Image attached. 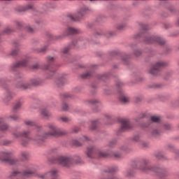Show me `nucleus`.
Masks as SVG:
<instances>
[{"label":"nucleus","instance_id":"423d86ee","mask_svg":"<svg viewBox=\"0 0 179 179\" xmlns=\"http://www.w3.org/2000/svg\"><path fill=\"white\" fill-rule=\"evenodd\" d=\"M167 65H169L167 62H158L156 64H152L149 70L150 75H152V76H157V75H159V72H160V68L167 66Z\"/></svg>","mask_w":179,"mask_h":179},{"label":"nucleus","instance_id":"0e129e2a","mask_svg":"<svg viewBox=\"0 0 179 179\" xmlns=\"http://www.w3.org/2000/svg\"><path fill=\"white\" fill-rule=\"evenodd\" d=\"M62 38L61 36H57V39H58V40H59V38Z\"/></svg>","mask_w":179,"mask_h":179},{"label":"nucleus","instance_id":"9b49d317","mask_svg":"<svg viewBox=\"0 0 179 179\" xmlns=\"http://www.w3.org/2000/svg\"><path fill=\"white\" fill-rule=\"evenodd\" d=\"M145 41L148 44H153V43H157V44H159V45H164V44L166 43V41L159 36L148 37L145 38Z\"/></svg>","mask_w":179,"mask_h":179},{"label":"nucleus","instance_id":"f704fd0d","mask_svg":"<svg viewBox=\"0 0 179 179\" xmlns=\"http://www.w3.org/2000/svg\"><path fill=\"white\" fill-rule=\"evenodd\" d=\"M17 54H19V49L18 48H15L14 50H12L11 52V55H17Z\"/></svg>","mask_w":179,"mask_h":179},{"label":"nucleus","instance_id":"bf43d9fd","mask_svg":"<svg viewBox=\"0 0 179 179\" xmlns=\"http://www.w3.org/2000/svg\"><path fill=\"white\" fill-rule=\"evenodd\" d=\"M49 66H44L43 69H48Z\"/></svg>","mask_w":179,"mask_h":179},{"label":"nucleus","instance_id":"e2e57ef3","mask_svg":"<svg viewBox=\"0 0 179 179\" xmlns=\"http://www.w3.org/2000/svg\"><path fill=\"white\" fill-rule=\"evenodd\" d=\"M113 143H114V142L111 141V142L109 143V145L111 146V145H113Z\"/></svg>","mask_w":179,"mask_h":179},{"label":"nucleus","instance_id":"39448f33","mask_svg":"<svg viewBox=\"0 0 179 179\" xmlns=\"http://www.w3.org/2000/svg\"><path fill=\"white\" fill-rule=\"evenodd\" d=\"M34 173H36V170L33 167L29 166L23 173L19 171L13 172L11 177H17V179H26V177H29V176H31Z\"/></svg>","mask_w":179,"mask_h":179},{"label":"nucleus","instance_id":"9d476101","mask_svg":"<svg viewBox=\"0 0 179 179\" xmlns=\"http://www.w3.org/2000/svg\"><path fill=\"white\" fill-rule=\"evenodd\" d=\"M87 10H89L88 8H83L77 12L74 15H69V17L71 19V20H73V22H77V20L82 19L84 15H86Z\"/></svg>","mask_w":179,"mask_h":179},{"label":"nucleus","instance_id":"ea45409f","mask_svg":"<svg viewBox=\"0 0 179 179\" xmlns=\"http://www.w3.org/2000/svg\"><path fill=\"white\" fill-rule=\"evenodd\" d=\"M164 129H166V131H169V129H171V125H170L169 124H165L164 125Z\"/></svg>","mask_w":179,"mask_h":179},{"label":"nucleus","instance_id":"4468645a","mask_svg":"<svg viewBox=\"0 0 179 179\" xmlns=\"http://www.w3.org/2000/svg\"><path fill=\"white\" fill-rule=\"evenodd\" d=\"M28 62H29V59H25L17 63H15L10 66L11 71H15V68H20V66H26Z\"/></svg>","mask_w":179,"mask_h":179},{"label":"nucleus","instance_id":"7c9ffc66","mask_svg":"<svg viewBox=\"0 0 179 179\" xmlns=\"http://www.w3.org/2000/svg\"><path fill=\"white\" fill-rule=\"evenodd\" d=\"M12 31H13V30L12 29H10V27H7L4 29L3 33L5 34H9L12 33Z\"/></svg>","mask_w":179,"mask_h":179},{"label":"nucleus","instance_id":"72a5a7b5","mask_svg":"<svg viewBox=\"0 0 179 179\" xmlns=\"http://www.w3.org/2000/svg\"><path fill=\"white\" fill-rule=\"evenodd\" d=\"M68 108H69V107L68 106V104L64 103L62 105V110H63V111H66L68 110Z\"/></svg>","mask_w":179,"mask_h":179},{"label":"nucleus","instance_id":"0eeeda50","mask_svg":"<svg viewBox=\"0 0 179 179\" xmlns=\"http://www.w3.org/2000/svg\"><path fill=\"white\" fill-rule=\"evenodd\" d=\"M94 155H99V157H107L108 152L100 151L99 148L94 146H90L87 150V155L88 157H93Z\"/></svg>","mask_w":179,"mask_h":179},{"label":"nucleus","instance_id":"f03ea898","mask_svg":"<svg viewBox=\"0 0 179 179\" xmlns=\"http://www.w3.org/2000/svg\"><path fill=\"white\" fill-rule=\"evenodd\" d=\"M57 163L64 167H68L73 163H80V158L79 157H69L60 156L57 158Z\"/></svg>","mask_w":179,"mask_h":179},{"label":"nucleus","instance_id":"2f4dec72","mask_svg":"<svg viewBox=\"0 0 179 179\" xmlns=\"http://www.w3.org/2000/svg\"><path fill=\"white\" fill-rule=\"evenodd\" d=\"M126 26L127 25L125 24H119L117 26V30H122L123 29H125Z\"/></svg>","mask_w":179,"mask_h":179},{"label":"nucleus","instance_id":"864d4df0","mask_svg":"<svg viewBox=\"0 0 179 179\" xmlns=\"http://www.w3.org/2000/svg\"><path fill=\"white\" fill-rule=\"evenodd\" d=\"M104 78H106V75H102L99 77V79H101V80H104Z\"/></svg>","mask_w":179,"mask_h":179},{"label":"nucleus","instance_id":"f8f14e48","mask_svg":"<svg viewBox=\"0 0 179 179\" xmlns=\"http://www.w3.org/2000/svg\"><path fill=\"white\" fill-rule=\"evenodd\" d=\"M120 122L122 124L120 131H127V129H131L132 128L128 119H121Z\"/></svg>","mask_w":179,"mask_h":179},{"label":"nucleus","instance_id":"6e6552de","mask_svg":"<svg viewBox=\"0 0 179 179\" xmlns=\"http://www.w3.org/2000/svg\"><path fill=\"white\" fill-rule=\"evenodd\" d=\"M36 177L40 179H58V170L52 169L47 173H37Z\"/></svg>","mask_w":179,"mask_h":179},{"label":"nucleus","instance_id":"dca6fc26","mask_svg":"<svg viewBox=\"0 0 179 179\" xmlns=\"http://www.w3.org/2000/svg\"><path fill=\"white\" fill-rule=\"evenodd\" d=\"M78 33H79L78 29L71 27H69L66 29H65L63 36H69V34H78Z\"/></svg>","mask_w":179,"mask_h":179},{"label":"nucleus","instance_id":"c9c22d12","mask_svg":"<svg viewBox=\"0 0 179 179\" xmlns=\"http://www.w3.org/2000/svg\"><path fill=\"white\" fill-rule=\"evenodd\" d=\"M134 55H136V57H139L141 55H142V51H141L140 50H137L134 52Z\"/></svg>","mask_w":179,"mask_h":179},{"label":"nucleus","instance_id":"4be33fe9","mask_svg":"<svg viewBox=\"0 0 179 179\" xmlns=\"http://www.w3.org/2000/svg\"><path fill=\"white\" fill-rule=\"evenodd\" d=\"M13 99V93L8 92L6 95V97L3 99L4 103H8V101H10Z\"/></svg>","mask_w":179,"mask_h":179},{"label":"nucleus","instance_id":"338daca9","mask_svg":"<svg viewBox=\"0 0 179 179\" xmlns=\"http://www.w3.org/2000/svg\"><path fill=\"white\" fill-rule=\"evenodd\" d=\"M52 163H55V162H52Z\"/></svg>","mask_w":179,"mask_h":179},{"label":"nucleus","instance_id":"c85d7f7f","mask_svg":"<svg viewBox=\"0 0 179 179\" xmlns=\"http://www.w3.org/2000/svg\"><path fill=\"white\" fill-rule=\"evenodd\" d=\"M97 128V121H92L91 123V129L94 131Z\"/></svg>","mask_w":179,"mask_h":179},{"label":"nucleus","instance_id":"4c0bfd02","mask_svg":"<svg viewBox=\"0 0 179 179\" xmlns=\"http://www.w3.org/2000/svg\"><path fill=\"white\" fill-rule=\"evenodd\" d=\"M157 159H163V153L158 152L155 155Z\"/></svg>","mask_w":179,"mask_h":179},{"label":"nucleus","instance_id":"58836bf2","mask_svg":"<svg viewBox=\"0 0 179 179\" xmlns=\"http://www.w3.org/2000/svg\"><path fill=\"white\" fill-rule=\"evenodd\" d=\"M62 52L63 54H68L69 52V48L67 47V48H64L62 50Z\"/></svg>","mask_w":179,"mask_h":179},{"label":"nucleus","instance_id":"a19ab883","mask_svg":"<svg viewBox=\"0 0 179 179\" xmlns=\"http://www.w3.org/2000/svg\"><path fill=\"white\" fill-rule=\"evenodd\" d=\"M160 134V131L157 129H155L152 131V135H154L155 136L159 135Z\"/></svg>","mask_w":179,"mask_h":179},{"label":"nucleus","instance_id":"603ef678","mask_svg":"<svg viewBox=\"0 0 179 179\" xmlns=\"http://www.w3.org/2000/svg\"><path fill=\"white\" fill-rule=\"evenodd\" d=\"M16 25L18 27H20L22 26V22H19V21H17L16 22Z\"/></svg>","mask_w":179,"mask_h":179},{"label":"nucleus","instance_id":"de8ad7c7","mask_svg":"<svg viewBox=\"0 0 179 179\" xmlns=\"http://www.w3.org/2000/svg\"><path fill=\"white\" fill-rule=\"evenodd\" d=\"M58 152V150L57 148H53L50 150V153H57Z\"/></svg>","mask_w":179,"mask_h":179},{"label":"nucleus","instance_id":"6ab92c4d","mask_svg":"<svg viewBox=\"0 0 179 179\" xmlns=\"http://www.w3.org/2000/svg\"><path fill=\"white\" fill-rule=\"evenodd\" d=\"M3 122H5L3 118L0 117V131H8V129H9V125L2 124H3Z\"/></svg>","mask_w":179,"mask_h":179},{"label":"nucleus","instance_id":"2eb2a0df","mask_svg":"<svg viewBox=\"0 0 179 179\" xmlns=\"http://www.w3.org/2000/svg\"><path fill=\"white\" fill-rule=\"evenodd\" d=\"M89 141H90V138L83 136L80 138L79 141L75 140L73 143L76 145V146H82L85 142H89Z\"/></svg>","mask_w":179,"mask_h":179},{"label":"nucleus","instance_id":"c03bdc74","mask_svg":"<svg viewBox=\"0 0 179 179\" xmlns=\"http://www.w3.org/2000/svg\"><path fill=\"white\" fill-rule=\"evenodd\" d=\"M53 61H54V57H47V62H48V63L52 62Z\"/></svg>","mask_w":179,"mask_h":179},{"label":"nucleus","instance_id":"37998d69","mask_svg":"<svg viewBox=\"0 0 179 179\" xmlns=\"http://www.w3.org/2000/svg\"><path fill=\"white\" fill-rule=\"evenodd\" d=\"M92 76V74L90 73H85L82 75L83 78H90Z\"/></svg>","mask_w":179,"mask_h":179},{"label":"nucleus","instance_id":"20e7f679","mask_svg":"<svg viewBox=\"0 0 179 179\" xmlns=\"http://www.w3.org/2000/svg\"><path fill=\"white\" fill-rule=\"evenodd\" d=\"M139 169L141 170V171H144L145 173H147V171H153L154 173H156L157 175L159 177H163V176H166V170L162 168H155L144 164L143 166H141Z\"/></svg>","mask_w":179,"mask_h":179},{"label":"nucleus","instance_id":"e433bc0d","mask_svg":"<svg viewBox=\"0 0 179 179\" xmlns=\"http://www.w3.org/2000/svg\"><path fill=\"white\" fill-rule=\"evenodd\" d=\"M45 51H47V46L43 47L41 49H38L37 52H45Z\"/></svg>","mask_w":179,"mask_h":179},{"label":"nucleus","instance_id":"f257e3e1","mask_svg":"<svg viewBox=\"0 0 179 179\" xmlns=\"http://www.w3.org/2000/svg\"><path fill=\"white\" fill-rule=\"evenodd\" d=\"M46 127L48 128L49 132L45 133L41 136L40 135L41 133L36 134L34 138L36 142L43 141L46 136H63V135H66V131L58 128L57 125L52 123H49Z\"/></svg>","mask_w":179,"mask_h":179},{"label":"nucleus","instance_id":"49530a36","mask_svg":"<svg viewBox=\"0 0 179 179\" xmlns=\"http://www.w3.org/2000/svg\"><path fill=\"white\" fill-rule=\"evenodd\" d=\"M122 86H124V83H122L121 81H119V83L117 84V87H122Z\"/></svg>","mask_w":179,"mask_h":179},{"label":"nucleus","instance_id":"393cba45","mask_svg":"<svg viewBox=\"0 0 179 179\" xmlns=\"http://www.w3.org/2000/svg\"><path fill=\"white\" fill-rule=\"evenodd\" d=\"M85 103L87 105L97 104V103H99V100H97V99H91V100L87 101Z\"/></svg>","mask_w":179,"mask_h":179},{"label":"nucleus","instance_id":"3c124183","mask_svg":"<svg viewBox=\"0 0 179 179\" xmlns=\"http://www.w3.org/2000/svg\"><path fill=\"white\" fill-rule=\"evenodd\" d=\"M79 131V127H74L73 129V132H78Z\"/></svg>","mask_w":179,"mask_h":179},{"label":"nucleus","instance_id":"09e8293b","mask_svg":"<svg viewBox=\"0 0 179 179\" xmlns=\"http://www.w3.org/2000/svg\"><path fill=\"white\" fill-rule=\"evenodd\" d=\"M38 64H36L34 66H32L33 69H38Z\"/></svg>","mask_w":179,"mask_h":179},{"label":"nucleus","instance_id":"aec40b11","mask_svg":"<svg viewBox=\"0 0 179 179\" xmlns=\"http://www.w3.org/2000/svg\"><path fill=\"white\" fill-rule=\"evenodd\" d=\"M25 124L28 127H35V128L38 129V131H40V129H41V127L37 125L36 124V122H34V121H31V120H27V121H25Z\"/></svg>","mask_w":179,"mask_h":179},{"label":"nucleus","instance_id":"052dcab7","mask_svg":"<svg viewBox=\"0 0 179 179\" xmlns=\"http://www.w3.org/2000/svg\"><path fill=\"white\" fill-rule=\"evenodd\" d=\"M36 24H40L41 23V21H36Z\"/></svg>","mask_w":179,"mask_h":179},{"label":"nucleus","instance_id":"a878e982","mask_svg":"<svg viewBox=\"0 0 179 179\" xmlns=\"http://www.w3.org/2000/svg\"><path fill=\"white\" fill-rule=\"evenodd\" d=\"M20 107H22V102L18 101L15 103L14 108H13V113H15V111H16V110H19Z\"/></svg>","mask_w":179,"mask_h":179},{"label":"nucleus","instance_id":"69168bd1","mask_svg":"<svg viewBox=\"0 0 179 179\" xmlns=\"http://www.w3.org/2000/svg\"><path fill=\"white\" fill-rule=\"evenodd\" d=\"M140 36V35H138V36H136V37H139Z\"/></svg>","mask_w":179,"mask_h":179},{"label":"nucleus","instance_id":"bb28decb","mask_svg":"<svg viewBox=\"0 0 179 179\" xmlns=\"http://www.w3.org/2000/svg\"><path fill=\"white\" fill-rule=\"evenodd\" d=\"M10 121H17L19 120V116L17 115H13L8 117Z\"/></svg>","mask_w":179,"mask_h":179},{"label":"nucleus","instance_id":"4d7b16f0","mask_svg":"<svg viewBox=\"0 0 179 179\" xmlns=\"http://www.w3.org/2000/svg\"><path fill=\"white\" fill-rule=\"evenodd\" d=\"M27 9H33V6L31 5L28 6Z\"/></svg>","mask_w":179,"mask_h":179},{"label":"nucleus","instance_id":"79ce46f5","mask_svg":"<svg viewBox=\"0 0 179 179\" xmlns=\"http://www.w3.org/2000/svg\"><path fill=\"white\" fill-rule=\"evenodd\" d=\"M132 174H134V173H132L131 171H127L125 173L126 177H131Z\"/></svg>","mask_w":179,"mask_h":179},{"label":"nucleus","instance_id":"c756f323","mask_svg":"<svg viewBox=\"0 0 179 179\" xmlns=\"http://www.w3.org/2000/svg\"><path fill=\"white\" fill-rule=\"evenodd\" d=\"M59 120L62 122H69V121H71V118L66 117H61Z\"/></svg>","mask_w":179,"mask_h":179},{"label":"nucleus","instance_id":"f3484780","mask_svg":"<svg viewBox=\"0 0 179 179\" xmlns=\"http://www.w3.org/2000/svg\"><path fill=\"white\" fill-rule=\"evenodd\" d=\"M134 141L135 142H139L140 145H141V146H143V148H146L149 145L148 143H145L144 141H143L141 139V136H139V135L134 136Z\"/></svg>","mask_w":179,"mask_h":179},{"label":"nucleus","instance_id":"680f3d73","mask_svg":"<svg viewBox=\"0 0 179 179\" xmlns=\"http://www.w3.org/2000/svg\"><path fill=\"white\" fill-rule=\"evenodd\" d=\"M176 24H177V26H179V19L178 20Z\"/></svg>","mask_w":179,"mask_h":179},{"label":"nucleus","instance_id":"1a4fd4ad","mask_svg":"<svg viewBox=\"0 0 179 179\" xmlns=\"http://www.w3.org/2000/svg\"><path fill=\"white\" fill-rule=\"evenodd\" d=\"M13 138H15V139H18V138H24V139H23L21 141V145H22V146H27L29 143L30 142V138L29 137V131H15L14 133H13Z\"/></svg>","mask_w":179,"mask_h":179},{"label":"nucleus","instance_id":"ddd939ff","mask_svg":"<svg viewBox=\"0 0 179 179\" xmlns=\"http://www.w3.org/2000/svg\"><path fill=\"white\" fill-rule=\"evenodd\" d=\"M31 85H37V83L35 80H31L29 83H19L17 87H19V89H22V90H26V89H29V87H30Z\"/></svg>","mask_w":179,"mask_h":179},{"label":"nucleus","instance_id":"412c9836","mask_svg":"<svg viewBox=\"0 0 179 179\" xmlns=\"http://www.w3.org/2000/svg\"><path fill=\"white\" fill-rule=\"evenodd\" d=\"M118 171V168L117 166H111L105 170V173H109V174H113V173H115Z\"/></svg>","mask_w":179,"mask_h":179},{"label":"nucleus","instance_id":"473e14b6","mask_svg":"<svg viewBox=\"0 0 179 179\" xmlns=\"http://www.w3.org/2000/svg\"><path fill=\"white\" fill-rule=\"evenodd\" d=\"M25 29L28 33H34V29L33 28H31V27H30V26H27Z\"/></svg>","mask_w":179,"mask_h":179},{"label":"nucleus","instance_id":"7ed1b4c3","mask_svg":"<svg viewBox=\"0 0 179 179\" xmlns=\"http://www.w3.org/2000/svg\"><path fill=\"white\" fill-rule=\"evenodd\" d=\"M12 156H13V154L11 152L3 151L0 153V160L2 162H6L10 164H17L19 160L16 158H12Z\"/></svg>","mask_w":179,"mask_h":179},{"label":"nucleus","instance_id":"b1692460","mask_svg":"<svg viewBox=\"0 0 179 179\" xmlns=\"http://www.w3.org/2000/svg\"><path fill=\"white\" fill-rule=\"evenodd\" d=\"M41 114H42L43 117H44L45 118H49V117H51V114H50L48 110H47L45 109H44L41 111Z\"/></svg>","mask_w":179,"mask_h":179},{"label":"nucleus","instance_id":"8fccbe9b","mask_svg":"<svg viewBox=\"0 0 179 179\" xmlns=\"http://www.w3.org/2000/svg\"><path fill=\"white\" fill-rule=\"evenodd\" d=\"M64 97H65L66 99H69V98L72 97V95H71V94H64Z\"/></svg>","mask_w":179,"mask_h":179},{"label":"nucleus","instance_id":"5fc2aeb1","mask_svg":"<svg viewBox=\"0 0 179 179\" xmlns=\"http://www.w3.org/2000/svg\"><path fill=\"white\" fill-rule=\"evenodd\" d=\"M142 28L143 29V30H148V28L146 27V25H142Z\"/></svg>","mask_w":179,"mask_h":179},{"label":"nucleus","instance_id":"a211bd4d","mask_svg":"<svg viewBox=\"0 0 179 179\" xmlns=\"http://www.w3.org/2000/svg\"><path fill=\"white\" fill-rule=\"evenodd\" d=\"M119 99L120 101H122V103H128L129 101V98L127 96L122 92H120Z\"/></svg>","mask_w":179,"mask_h":179},{"label":"nucleus","instance_id":"6e6d98bb","mask_svg":"<svg viewBox=\"0 0 179 179\" xmlns=\"http://www.w3.org/2000/svg\"><path fill=\"white\" fill-rule=\"evenodd\" d=\"M59 82L62 83V85H64V80H59L57 81V83H59Z\"/></svg>","mask_w":179,"mask_h":179},{"label":"nucleus","instance_id":"cd10ccee","mask_svg":"<svg viewBox=\"0 0 179 179\" xmlns=\"http://www.w3.org/2000/svg\"><path fill=\"white\" fill-rule=\"evenodd\" d=\"M151 121L152 122H159L160 117L159 116H152V117H151Z\"/></svg>","mask_w":179,"mask_h":179},{"label":"nucleus","instance_id":"5701e85b","mask_svg":"<svg viewBox=\"0 0 179 179\" xmlns=\"http://www.w3.org/2000/svg\"><path fill=\"white\" fill-rule=\"evenodd\" d=\"M20 157L21 160H27L29 159V152L22 151L20 154Z\"/></svg>","mask_w":179,"mask_h":179},{"label":"nucleus","instance_id":"13d9d810","mask_svg":"<svg viewBox=\"0 0 179 179\" xmlns=\"http://www.w3.org/2000/svg\"><path fill=\"white\" fill-rule=\"evenodd\" d=\"M10 143V141H6L5 142V145H9Z\"/></svg>","mask_w":179,"mask_h":179},{"label":"nucleus","instance_id":"a18cd8bd","mask_svg":"<svg viewBox=\"0 0 179 179\" xmlns=\"http://www.w3.org/2000/svg\"><path fill=\"white\" fill-rule=\"evenodd\" d=\"M114 157L116 158V159H120L121 158L122 155L120 153H115L114 154Z\"/></svg>","mask_w":179,"mask_h":179}]
</instances>
